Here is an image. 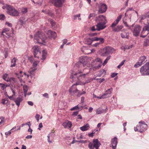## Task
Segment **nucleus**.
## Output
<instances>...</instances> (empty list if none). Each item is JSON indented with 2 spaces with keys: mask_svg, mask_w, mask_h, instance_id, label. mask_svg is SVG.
<instances>
[{
  "mask_svg": "<svg viewBox=\"0 0 149 149\" xmlns=\"http://www.w3.org/2000/svg\"><path fill=\"white\" fill-rule=\"evenodd\" d=\"M111 146L113 149H116L117 144V138L114 137L111 139Z\"/></svg>",
  "mask_w": 149,
  "mask_h": 149,
  "instance_id": "obj_14",
  "label": "nucleus"
},
{
  "mask_svg": "<svg viewBox=\"0 0 149 149\" xmlns=\"http://www.w3.org/2000/svg\"><path fill=\"white\" fill-rule=\"evenodd\" d=\"M114 49L110 47H107L104 50L103 53V56H106L108 54L110 53H112L114 51Z\"/></svg>",
  "mask_w": 149,
  "mask_h": 149,
  "instance_id": "obj_13",
  "label": "nucleus"
},
{
  "mask_svg": "<svg viewBox=\"0 0 149 149\" xmlns=\"http://www.w3.org/2000/svg\"><path fill=\"white\" fill-rule=\"evenodd\" d=\"M139 125L134 127V130L135 131H139L142 132L145 131L147 129V125L144 122L141 121L139 122Z\"/></svg>",
  "mask_w": 149,
  "mask_h": 149,
  "instance_id": "obj_4",
  "label": "nucleus"
},
{
  "mask_svg": "<svg viewBox=\"0 0 149 149\" xmlns=\"http://www.w3.org/2000/svg\"><path fill=\"white\" fill-rule=\"evenodd\" d=\"M63 126L64 127H68L70 128L72 125L71 122L68 120H65L63 124Z\"/></svg>",
  "mask_w": 149,
  "mask_h": 149,
  "instance_id": "obj_19",
  "label": "nucleus"
},
{
  "mask_svg": "<svg viewBox=\"0 0 149 149\" xmlns=\"http://www.w3.org/2000/svg\"><path fill=\"white\" fill-rule=\"evenodd\" d=\"M33 54L35 58H38V57L36 56V55L37 54L38 52L39 51V49L37 46L35 45L33 48Z\"/></svg>",
  "mask_w": 149,
  "mask_h": 149,
  "instance_id": "obj_23",
  "label": "nucleus"
},
{
  "mask_svg": "<svg viewBox=\"0 0 149 149\" xmlns=\"http://www.w3.org/2000/svg\"><path fill=\"white\" fill-rule=\"evenodd\" d=\"M0 85H1V88L3 90H4L7 86V85H6L5 84L0 83Z\"/></svg>",
  "mask_w": 149,
  "mask_h": 149,
  "instance_id": "obj_42",
  "label": "nucleus"
},
{
  "mask_svg": "<svg viewBox=\"0 0 149 149\" xmlns=\"http://www.w3.org/2000/svg\"><path fill=\"white\" fill-rule=\"evenodd\" d=\"M39 117L40 115L38 114H37L35 116V118H36L38 122L39 120Z\"/></svg>",
  "mask_w": 149,
  "mask_h": 149,
  "instance_id": "obj_52",
  "label": "nucleus"
},
{
  "mask_svg": "<svg viewBox=\"0 0 149 149\" xmlns=\"http://www.w3.org/2000/svg\"><path fill=\"white\" fill-rule=\"evenodd\" d=\"M122 17L121 15H119L117 17L116 20L111 24V27L115 26L119 22V21L121 19Z\"/></svg>",
  "mask_w": 149,
  "mask_h": 149,
  "instance_id": "obj_22",
  "label": "nucleus"
},
{
  "mask_svg": "<svg viewBox=\"0 0 149 149\" xmlns=\"http://www.w3.org/2000/svg\"><path fill=\"white\" fill-rule=\"evenodd\" d=\"M47 34L49 37L52 38L54 39L56 38L57 36L56 33L50 30H49L48 31Z\"/></svg>",
  "mask_w": 149,
  "mask_h": 149,
  "instance_id": "obj_16",
  "label": "nucleus"
},
{
  "mask_svg": "<svg viewBox=\"0 0 149 149\" xmlns=\"http://www.w3.org/2000/svg\"><path fill=\"white\" fill-rule=\"evenodd\" d=\"M141 26L139 25L136 26L133 31V35L136 36H138L141 31Z\"/></svg>",
  "mask_w": 149,
  "mask_h": 149,
  "instance_id": "obj_10",
  "label": "nucleus"
},
{
  "mask_svg": "<svg viewBox=\"0 0 149 149\" xmlns=\"http://www.w3.org/2000/svg\"><path fill=\"white\" fill-rule=\"evenodd\" d=\"M28 103L29 105L31 106H32L33 104V102L31 101H28Z\"/></svg>",
  "mask_w": 149,
  "mask_h": 149,
  "instance_id": "obj_64",
  "label": "nucleus"
},
{
  "mask_svg": "<svg viewBox=\"0 0 149 149\" xmlns=\"http://www.w3.org/2000/svg\"><path fill=\"white\" fill-rule=\"evenodd\" d=\"M22 99L20 97H18L16 100L15 101L16 104L18 106H19L20 102L22 101Z\"/></svg>",
  "mask_w": 149,
  "mask_h": 149,
  "instance_id": "obj_34",
  "label": "nucleus"
},
{
  "mask_svg": "<svg viewBox=\"0 0 149 149\" xmlns=\"http://www.w3.org/2000/svg\"><path fill=\"white\" fill-rule=\"evenodd\" d=\"M46 39L47 37L44 33L38 31L35 34L34 40L36 43H42L41 40L43 42H45Z\"/></svg>",
  "mask_w": 149,
  "mask_h": 149,
  "instance_id": "obj_2",
  "label": "nucleus"
},
{
  "mask_svg": "<svg viewBox=\"0 0 149 149\" xmlns=\"http://www.w3.org/2000/svg\"><path fill=\"white\" fill-rule=\"evenodd\" d=\"M6 7V8L7 13L8 15L14 17L19 16V12L13 6L10 5H7Z\"/></svg>",
  "mask_w": 149,
  "mask_h": 149,
  "instance_id": "obj_3",
  "label": "nucleus"
},
{
  "mask_svg": "<svg viewBox=\"0 0 149 149\" xmlns=\"http://www.w3.org/2000/svg\"><path fill=\"white\" fill-rule=\"evenodd\" d=\"M10 131H11V130L9 131L8 132H6L5 133V134L6 136H8V135L10 134H11V132Z\"/></svg>",
  "mask_w": 149,
  "mask_h": 149,
  "instance_id": "obj_58",
  "label": "nucleus"
},
{
  "mask_svg": "<svg viewBox=\"0 0 149 149\" xmlns=\"http://www.w3.org/2000/svg\"><path fill=\"white\" fill-rule=\"evenodd\" d=\"M100 44V43H99V42L96 43L95 44H94L93 45V46L94 47H96L98 45H99Z\"/></svg>",
  "mask_w": 149,
  "mask_h": 149,
  "instance_id": "obj_61",
  "label": "nucleus"
},
{
  "mask_svg": "<svg viewBox=\"0 0 149 149\" xmlns=\"http://www.w3.org/2000/svg\"><path fill=\"white\" fill-rule=\"evenodd\" d=\"M28 11L27 8H23L21 10V12L23 14H25Z\"/></svg>",
  "mask_w": 149,
  "mask_h": 149,
  "instance_id": "obj_40",
  "label": "nucleus"
},
{
  "mask_svg": "<svg viewBox=\"0 0 149 149\" xmlns=\"http://www.w3.org/2000/svg\"><path fill=\"white\" fill-rule=\"evenodd\" d=\"M64 0H53L52 3L56 7H61L64 2Z\"/></svg>",
  "mask_w": 149,
  "mask_h": 149,
  "instance_id": "obj_12",
  "label": "nucleus"
},
{
  "mask_svg": "<svg viewBox=\"0 0 149 149\" xmlns=\"http://www.w3.org/2000/svg\"><path fill=\"white\" fill-rule=\"evenodd\" d=\"M107 9V6L106 4L101 3L99 7L98 12L101 13H105Z\"/></svg>",
  "mask_w": 149,
  "mask_h": 149,
  "instance_id": "obj_8",
  "label": "nucleus"
},
{
  "mask_svg": "<svg viewBox=\"0 0 149 149\" xmlns=\"http://www.w3.org/2000/svg\"><path fill=\"white\" fill-rule=\"evenodd\" d=\"M89 127V125L88 124H86L83 126L81 127L80 128L81 131H84L88 130Z\"/></svg>",
  "mask_w": 149,
  "mask_h": 149,
  "instance_id": "obj_25",
  "label": "nucleus"
},
{
  "mask_svg": "<svg viewBox=\"0 0 149 149\" xmlns=\"http://www.w3.org/2000/svg\"><path fill=\"white\" fill-rule=\"evenodd\" d=\"M94 63H98V65L93 68V70L98 69L101 65V64L102 63V60L99 58H97L95 59Z\"/></svg>",
  "mask_w": 149,
  "mask_h": 149,
  "instance_id": "obj_15",
  "label": "nucleus"
},
{
  "mask_svg": "<svg viewBox=\"0 0 149 149\" xmlns=\"http://www.w3.org/2000/svg\"><path fill=\"white\" fill-rule=\"evenodd\" d=\"M93 41H95L94 37L87 38L84 39L85 43L88 45H91Z\"/></svg>",
  "mask_w": 149,
  "mask_h": 149,
  "instance_id": "obj_17",
  "label": "nucleus"
},
{
  "mask_svg": "<svg viewBox=\"0 0 149 149\" xmlns=\"http://www.w3.org/2000/svg\"><path fill=\"white\" fill-rule=\"evenodd\" d=\"M107 98V97L104 96V94H103L102 96L100 97H97V98L99 99H101L102 98Z\"/></svg>",
  "mask_w": 149,
  "mask_h": 149,
  "instance_id": "obj_54",
  "label": "nucleus"
},
{
  "mask_svg": "<svg viewBox=\"0 0 149 149\" xmlns=\"http://www.w3.org/2000/svg\"><path fill=\"white\" fill-rule=\"evenodd\" d=\"M146 59V57L145 56H143L140 57L139 61H140L141 63H142V64L146 62L145 60Z\"/></svg>",
  "mask_w": 149,
  "mask_h": 149,
  "instance_id": "obj_32",
  "label": "nucleus"
},
{
  "mask_svg": "<svg viewBox=\"0 0 149 149\" xmlns=\"http://www.w3.org/2000/svg\"><path fill=\"white\" fill-rule=\"evenodd\" d=\"M110 57V56H108L105 59V60L104 61L103 64V65L104 66L105 65L107 64L108 61Z\"/></svg>",
  "mask_w": 149,
  "mask_h": 149,
  "instance_id": "obj_41",
  "label": "nucleus"
},
{
  "mask_svg": "<svg viewBox=\"0 0 149 149\" xmlns=\"http://www.w3.org/2000/svg\"><path fill=\"white\" fill-rule=\"evenodd\" d=\"M122 33L121 34V37L122 38H126L128 39L129 38V34L125 32V30L123 29L122 31Z\"/></svg>",
  "mask_w": 149,
  "mask_h": 149,
  "instance_id": "obj_24",
  "label": "nucleus"
},
{
  "mask_svg": "<svg viewBox=\"0 0 149 149\" xmlns=\"http://www.w3.org/2000/svg\"><path fill=\"white\" fill-rule=\"evenodd\" d=\"M122 17L121 15H119L117 17L116 20L111 24V27L115 26L119 22V21L121 19Z\"/></svg>",
  "mask_w": 149,
  "mask_h": 149,
  "instance_id": "obj_21",
  "label": "nucleus"
},
{
  "mask_svg": "<svg viewBox=\"0 0 149 149\" xmlns=\"http://www.w3.org/2000/svg\"><path fill=\"white\" fill-rule=\"evenodd\" d=\"M32 1L35 4L38 5H41L42 4V0H32Z\"/></svg>",
  "mask_w": 149,
  "mask_h": 149,
  "instance_id": "obj_31",
  "label": "nucleus"
},
{
  "mask_svg": "<svg viewBox=\"0 0 149 149\" xmlns=\"http://www.w3.org/2000/svg\"><path fill=\"white\" fill-rule=\"evenodd\" d=\"M143 29L149 31V22H148L147 24H144Z\"/></svg>",
  "mask_w": 149,
  "mask_h": 149,
  "instance_id": "obj_33",
  "label": "nucleus"
},
{
  "mask_svg": "<svg viewBox=\"0 0 149 149\" xmlns=\"http://www.w3.org/2000/svg\"><path fill=\"white\" fill-rule=\"evenodd\" d=\"M149 31L147 30H145L143 29L141 32V37L143 38L145 37L149 33Z\"/></svg>",
  "mask_w": 149,
  "mask_h": 149,
  "instance_id": "obj_28",
  "label": "nucleus"
},
{
  "mask_svg": "<svg viewBox=\"0 0 149 149\" xmlns=\"http://www.w3.org/2000/svg\"><path fill=\"white\" fill-rule=\"evenodd\" d=\"M94 40L95 41H99L100 42H99V43H100L101 44L104 42V39L103 38L95 37H94Z\"/></svg>",
  "mask_w": 149,
  "mask_h": 149,
  "instance_id": "obj_29",
  "label": "nucleus"
},
{
  "mask_svg": "<svg viewBox=\"0 0 149 149\" xmlns=\"http://www.w3.org/2000/svg\"><path fill=\"white\" fill-rule=\"evenodd\" d=\"M1 35L3 36H5L6 35V37L9 38L11 36V32L10 31V29L9 28H6L3 29Z\"/></svg>",
  "mask_w": 149,
  "mask_h": 149,
  "instance_id": "obj_9",
  "label": "nucleus"
},
{
  "mask_svg": "<svg viewBox=\"0 0 149 149\" xmlns=\"http://www.w3.org/2000/svg\"><path fill=\"white\" fill-rule=\"evenodd\" d=\"M112 90L113 89L112 88L108 89V90L105 91V93L103 94L104 95V96L106 97H108L107 95H110L111 93Z\"/></svg>",
  "mask_w": 149,
  "mask_h": 149,
  "instance_id": "obj_30",
  "label": "nucleus"
},
{
  "mask_svg": "<svg viewBox=\"0 0 149 149\" xmlns=\"http://www.w3.org/2000/svg\"><path fill=\"white\" fill-rule=\"evenodd\" d=\"M46 58V55L45 54H42V57L41 58V59L43 61Z\"/></svg>",
  "mask_w": 149,
  "mask_h": 149,
  "instance_id": "obj_62",
  "label": "nucleus"
},
{
  "mask_svg": "<svg viewBox=\"0 0 149 149\" xmlns=\"http://www.w3.org/2000/svg\"><path fill=\"white\" fill-rule=\"evenodd\" d=\"M8 102V100L7 99H3L2 100V103L3 104H5Z\"/></svg>",
  "mask_w": 149,
  "mask_h": 149,
  "instance_id": "obj_50",
  "label": "nucleus"
},
{
  "mask_svg": "<svg viewBox=\"0 0 149 149\" xmlns=\"http://www.w3.org/2000/svg\"><path fill=\"white\" fill-rule=\"evenodd\" d=\"M111 27L112 28V31L115 32H118L120 31L123 28V26L122 25H118L116 27Z\"/></svg>",
  "mask_w": 149,
  "mask_h": 149,
  "instance_id": "obj_18",
  "label": "nucleus"
},
{
  "mask_svg": "<svg viewBox=\"0 0 149 149\" xmlns=\"http://www.w3.org/2000/svg\"><path fill=\"white\" fill-rule=\"evenodd\" d=\"M79 109V107H78V105H77L70 109V110L73 111L76 110H78Z\"/></svg>",
  "mask_w": 149,
  "mask_h": 149,
  "instance_id": "obj_44",
  "label": "nucleus"
},
{
  "mask_svg": "<svg viewBox=\"0 0 149 149\" xmlns=\"http://www.w3.org/2000/svg\"><path fill=\"white\" fill-rule=\"evenodd\" d=\"M88 73L83 74L81 71H78L77 72H75L72 71L71 73L70 78L72 79V82H76L70 87L69 90V92L71 95H73L79 91L78 90L75 86L79 85V83L84 79Z\"/></svg>",
  "mask_w": 149,
  "mask_h": 149,
  "instance_id": "obj_1",
  "label": "nucleus"
},
{
  "mask_svg": "<svg viewBox=\"0 0 149 149\" xmlns=\"http://www.w3.org/2000/svg\"><path fill=\"white\" fill-rule=\"evenodd\" d=\"M149 17V12L147 13L144 15H142L141 17V20H142L146 18Z\"/></svg>",
  "mask_w": 149,
  "mask_h": 149,
  "instance_id": "obj_35",
  "label": "nucleus"
},
{
  "mask_svg": "<svg viewBox=\"0 0 149 149\" xmlns=\"http://www.w3.org/2000/svg\"><path fill=\"white\" fill-rule=\"evenodd\" d=\"M16 60L15 58H14L11 61L12 64L10 66L11 67H14L15 65Z\"/></svg>",
  "mask_w": 149,
  "mask_h": 149,
  "instance_id": "obj_38",
  "label": "nucleus"
},
{
  "mask_svg": "<svg viewBox=\"0 0 149 149\" xmlns=\"http://www.w3.org/2000/svg\"><path fill=\"white\" fill-rule=\"evenodd\" d=\"M142 65V63H141L140 61L139 60V61L135 64L134 66L135 68H137Z\"/></svg>",
  "mask_w": 149,
  "mask_h": 149,
  "instance_id": "obj_39",
  "label": "nucleus"
},
{
  "mask_svg": "<svg viewBox=\"0 0 149 149\" xmlns=\"http://www.w3.org/2000/svg\"><path fill=\"white\" fill-rule=\"evenodd\" d=\"M93 143L94 147L96 149H98V148L101 145L100 143L97 139L93 140Z\"/></svg>",
  "mask_w": 149,
  "mask_h": 149,
  "instance_id": "obj_20",
  "label": "nucleus"
},
{
  "mask_svg": "<svg viewBox=\"0 0 149 149\" xmlns=\"http://www.w3.org/2000/svg\"><path fill=\"white\" fill-rule=\"evenodd\" d=\"M90 30L93 31L97 30V28H95V26H93L90 28Z\"/></svg>",
  "mask_w": 149,
  "mask_h": 149,
  "instance_id": "obj_49",
  "label": "nucleus"
},
{
  "mask_svg": "<svg viewBox=\"0 0 149 149\" xmlns=\"http://www.w3.org/2000/svg\"><path fill=\"white\" fill-rule=\"evenodd\" d=\"M107 109H108L107 107H106V109L105 110L101 109L100 108H98L96 110V113L97 114H99L102 113L104 112H106Z\"/></svg>",
  "mask_w": 149,
  "mask_h": 149,
  "instance_id": "obj_27",
  "label": "nucleus"
},
{
  "mask_svg": "<svg viewBox=\"0 0 149 149\" xmlns=\"http://www.w3.org/2000/svg\"><path fill=\"white\" fill-rule=\"evenodd\" d=\"M6 24L9 27H12V24L11 23H9L8 22H6Z\"/></svg>",
  "mask_w": 149,
  "mask_h": 149,
  "instance_id": "obj_60",
  "label": "nucleus"
},
{
  "mask_svg": "<svg viewBox=\"0 0 149 149\" xmlns=\"http://www.w3.org/2000/svg\"><path fill=\"white\" fill-rule=\"evenodd\" d=\"M95 21L97 23H107L106 17L103 15H100L96 17Z\"/></svg>",
  "mask_w": 149,
  "mask_h": 149,
  "instance_id": "obj_7",
  "label": "nucleus"
},
{
  "mask_svg": "<svg viewBox=\"0 0 149 149\" xmlns=\"http://www.w3.org/2000/svg\"><path fill=\"white\" fill-rule=\"evenodd\" d=\"M5 16L3 14L0 15V19L3 20L4 19Z\"/></svg>",
  "mask_w": 149,
  "mask_h": 149,
  "instance_id": "obj_56",
  "label": "nucleus"
},
{
  "mask_svg": "<svg viewBox=\"0 0 149 149\" xmlns=\"http://www.w3.org/2000/svg\"><path fill=\"white\" fill-rule=\"evenodd\" d=\"M123 23L125 26H126L127 27H128L129 28V29H130V28H131L130 26H128V24L126 22H125L124 21Z\"/></svg>",
  "mask_w": 149,
  "mask_h": 149,
  "instance_id": "obj_55",
  "label": "nucleus"
},
{
  "mask_svg": "<svg viewBox=\"0 0 149 149\" xmlns=\"http://www.w3.org/2000/svg\"><path fill=\"white\" fill-rule=\"evenodd\" d=\"M92 81H93V79L92 78H89L86 81L85 83H88Z\"/></svg>",
  "mask_w": 149,
  "mask_h": 149,
  "instance_id": "obj_47",
  "label": "nucleus"
},
{
  "mask_svg": "<svg viewBox=\"0 0 149 149\" xmlns=\"http://www.w3.org/2000/svg\"><path fill=\"white\" fill-rule=\"evenodd\" d=\"M86 93V92L85 91H83L82 92V93H80L79 92H79H78V94L77 95V96H80L81 94H84Z\"/></svg>",
  "mask_w": 149,
  "mask_h": 149,
  "instance_id": "obj_53",
  "label": "nucleus"
},
{
  "mask_svg": "<svg viewBox=\"0 0 149 149\" xmlns=\"http://www.w3.org/2000/svg\"><path fill=\"white\" fill-rule=\"evenodd\" d=\"M39 127L38 128V129L39 130H40V128H42V123H41L39 124Z\"/></svg>",
  "mask_w": 149,
  "mask_h": 149,
  "instance_id": "obj_59",
  "label": "nucleus"
},
{
  "mask_svg": "<svg viewBox=\"0 0 149 149\" xmlns=\"http://www.w3.org/2000/svg\"><path fill=\"white\" fill-rule=\"evenodd\" d=\"M46 14H48L49 15L52 16L53 15V13L49 10H47L46 11Z\"/></svg>",
  "mask_w": 149,
  "mask_h": 149,
  "instance_id": "obj_43",
  "label": "nucleus"
},
{
  "mask_svg": "<svg viewBox=\"0 0 149 149\" xmlns=\"http://www.w3.org/2000/svg\"><path fill=\"white\" fill-rule=\"evenodd\" d=\"M81 51L82 52L85 54H88L90 53V49H88L87 47H83L81 49Z\"/></svg>",
  "mask_w": 149,
  "mask_h": 149,
  "instance_id": "obj_26",
  "label": "nucleus"
},
{
  "mask_svg": "<svg viewBox=\"0 0 149 149\" xmlns=\"http://www.w3.org/2000/svg\"><path fill=\"white\" fill-rule=\"evenodd\" d=\"M140 72L142 76L148 75H149V63H146L140 68Z\"/></svg>",
  "mask_w": 149,
  "mask_h": 149,
  "instance_id": "obj_5",
  "label": "nucleus"
},
{
  "mask_svg": "<svg viewBox=\"0 0 149 149\" xmlns=\"http://www.w3.org/2000/svg\"><path fill=\"white\" fill-rule=\"evenodd\" d=\"M38 61H35L33 63V65L34 67H36L37 66L38 64L39 63Z\"/></svg>",
  "mask_w": 149,
  "mask_h": 149,
  "instance_id": "obj_46",
  "label": "nucleus"
},
{
  "mask_svg": "<svg viewBox=\"0 0 149 149\" xmlns=\"http://www.w3.org/2000/svg\"><path fill=\"white\" fill-rule=\"evenodd\" d=\"M49 21L50 22L52 26H54L55 24V23L54 22L53 20L52 19H49Z\"/></svg>",
  "mask_w": 149,
  "mask_h": 149,
  "instance_id": "obj_45",
  "label": "nucleus"
},
{
  "mask_svg": "<svg viewBox=\"0 0 149 149\" xmlns=\"http://www.w3.org/2000/svg\"><path fill=\"white\" fill-rule=\"evenodd\" d=\"M23 88L24 92V96L25 97L28 91V86L26 85H24L23 86Z\"/></svg>",
  "mask_w": 149,
  "mask_h": 149,
  "instance_id": "obj_37",
  "label": "nucleus"
},
{
  "mask_svg": "<svg viewBox=\"0 0 149 149\" xmlns=\"http://www.w3.org/2000/svg\"><path fill=\"white\" fill-rule=\"evenodd\" d=\"M3 78L4 80L7 81H8L10 80L8 75L7 74H5L3 75Z\"/></svg>",
  "mask_w": 149,
  "mask_h": 149,
  "instance_id": "obj_36",
  "label": "nucleus"
},
{
  "mask_svg": "<svg viewBox=\"0 0 149 149\" xmlns=\"http://www.w3.org/2000/svg\"><path fill=\"white\" fill-rule=\"evenodd\" d=\"M117 73H113L111 74V77L112 78L114 77H115L117 75Z\"/></svg>",
  "mask_w": 149,
  "mask_h": 149,
  "instance_id": "obj_57",
  "label": "nucleus"
},
{
  "mask_svg": "<svg viewBox=\"0 0 149 149\" xmlns=\"http://www.w3.org/2000/svg\"><path fill=\"white\" fill-rule=\"evenodd\" d=\"M43 96L47 98L48 97V94L47 93H45L44 94H43Z\"/></svg>",
  "mask_w": 149,
  "mask_h": 149,
  "instance_id": "obj_63",
  "label": "nucleus"
},
{
  "mask_svg": "<svg viewBox=\"0 0 149 149\" xmlns=\"http://www.w3.org/2000/svg\"><path fill=\"white\" fill-rule=\"evenodd\" d=\"M107 23H97L96 25L97 27V30L99 31L103 30L106 27L105 24Z\"/></svg>",
  "mask_w": 149,
  "mask_h": 149,
  "instance_id": "obj_11",
  "label": "nucleus"
},
{
  "mask_svg": "<svg viewBox=\"0 0 149 149\" xmlns=\"http://www.w3.org/2000/svg\"><path fill=\"white\" fill-rule=\"evenodd\" d=\"M88 58L86 56H81L79 58V63H78V64H79L81 65L82 64L84 67L88 62Z\"/></svg>",
  "mask_w": 149,
  "mask_h": 149,
  "instance_id": "obj_6",
  "label": "nucleus"
},
{
  "mask_svg": "<svg viewBox=\"0 0 149 149\" xmlns=\"http://www.w3.org/2000/svg\"><path fill=\"white\" fill-rule=\"evenodd\" d=\"M31 125H28L29 127V129L28 130V132H31V134H32V130L30 128V126Z\"/></svg>",
  "mask_w": 149,
  "mask_h": 149,
  "instance_id": "obj_51",
  "label": "nucleus"
},
{
  "mask_svg": "<svg viewBox=\"0 0 149 149\" xmlns=\"http://www.w3.org/2000/svg\"><path fill=\"white\" fill-rule=\"evenodd\" d=\"M88 147L90 149H93L94 147V145L91 143H89L88 144Z\"/></svg>",
  "mask_w": 149,
  "mask_h": 149,
  "instance_id": "obj_48",
  "label": "nucleus"
}]
</instances>
